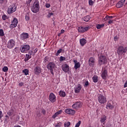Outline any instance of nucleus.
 <instances>
[{"label":"nucleus","mask_w":127,"mask_h":127,"mask_svg":"<svg viewBox=\"0 0 127 127\" xmlns=\"http://www.w3.org/2000/svg\"><path fill=\"white\" fill-rule=\"evenodd\" d=\"M49 100L52 103H54L56 101V96L53 93H51L49 95Z\"/></svg>","instance_id":"obj_12"},{"label":"nucleus","mask_w":127,"mask_h":127,"mask_svg":"<svg viewBox=\"0 0 127 127\" xmlns=\"http://www.w3.org/2000/svg\"><path fill=\"white\" fill-rule=\"evenodd\" d=\"M109 18H111V19L114 18V16L106 15V17L104 18V20L106 21L108 20H110V19Z\"/></svg>","instance_id":"obj_30"},{"label":"nucleus","mask_w":127,"mask_h":127,"mask_svg":"<svg viewBox=\"0 0 127 127\" xmlns=\"http://www.w3.org/2000/svg\"><path fill=\"white\" fill-rule=\"evenodd\" d=\"M121 2H122L123 4H125V2H126V0H121Z\"/></svg>","instance_id":"obj_53"},{"label":"nucleus","mask_w":127,"mask_h":127,"mask_svg":"<svg viewBox=\"0 0 127 127\" xmlns=\"http://www.w3.org/2000/svg\"><path fill=\"white\" fill-rule=\"evenodd\" d=\"M72 107L73 109H74L75 110H79V109L82 107V102H77L73 104Z\"/></svg>","instance_id":"obj_9"},{"label":"nucleus","mask_w":127,"mask_h":127,"mask_svg":"<svg viewBox=\"0 0 127 127\" xmlns=\"http://www.w3.org/2000/svg\"><path fill=\"white\" fill-rule=\"evenodd\" d=\"M7 115L9 116V117H14L15 114H14V109L13 108L11 109L7 113Z\"/></svg>","instance_id":"obj_20"},{"label":"nucleus","mask_w":127,"mask_h":127,"mask_svg":"<svg viewBox=\"0 0 127 127\" xmlns=\"http://www.w3.org/2000/svg\"><path fill=\"white\" fill-rule=\"evenodd\" d=\"M64 32H65V30H64L63 29L61 30V33H64Z\"/></svg>","instance_id":"obj_59"},{"label":"nucleus","mask_w":127,"mask_h":127,"mask_svg":"<svg viewBox=\"0 0 127 127\" xmlns=\"http://www.w3.org/2000/svg\"><path fill=\"white\" fill-rule=\"evenodd\" d=\"M32 1V0H28V1H26V4L28 6H29L30 5V2Z\"/></svg>","instance_id":"obj_41"},{"label":"nucleus","mask_w":127,"mask_h":127,"mask_svg":"<svg viewBox=\"0 0 127 127\" xmlns=\"http://www.w3.org/2000/svg\"><path fill=\"white\" fill-rule=\"evenodd\" d=\"M6 17V16L5 15H3V16L2 17V18L3 20H5Z\"/></svg>","instance_id":"obj_54"},{"label":"nucleus","mask_w":127,"mask_h":127,"mask_svg":"<svg viewBox=\"0 0 127 127\" xmlns=\"http://www.w3.org/2000/svg\"><path fill=\"white\" fill-rule=\"evenodd\" d=\"M118 39V37H117V36L115 37V39Z\"/></svg>","instance_id":"obj_61"},{"label":"nucleus","mask_w":127,"mask_h":127,"mask_svg":"<svg viewBox=\"0 0 127 127\" xmlns=\"http://www.w3.org/2000/svg\"><path fill=\"white\" fill-rule=\"evenodd\" d=\"M34 70L35 75H39V74L41 73L42 69H41V67H40V66H37L35 67Z\"/></svg>","instance_id":"obj_13"},{"label":"nucleus","mask_w":127,"mask_h":127,"mask_svg":"<svg viewBox=\"0 0 127 127\" xmlns=\"http://www.w3.org/2000/svg\"><path fill=\"white\" fill-rule=\"evenodd\" d=\"M98 100L100 104H105L107 102L106 97L102 94H100L98 97Z\"/></svg>","instance_id":"obj_8"},{"label":"nucleus","mask_w":127,"mask_h":127,"mask_svg":"<svg viewBox=\"0 0 127 127\" xmlns=\"http://www.w3.org/2000/svg\"><path fill=\"white\" fill-rule=\"evenodd\" d=\"M11 118V119H12V117H11V118Z\"/></svg>","instance_id":"obj_62"},{"label":"nucleus","mask_w":127,"mask_h":127,"mask_svg":"<svg viewBox=\"0 0 127 127\" xmlns=\"http://www.w3.org/2000/svg\"><path fill=\"white\" fill-rule=\"evenodd\" d=\"M7 71H8V67H7V66H4L2 68L3 72H7Z\"/></svg>","instance_id":"obj_39"},{"label":"nucleus","mask_w":127,"mask_h":127,"mask_svg":"<svg viewBox=\"0 0 127 127\" xmlns=\"http://www.w3.org/2000/svg\"><path fill=\"white\" fill-rule=\"evenodd\" d=\"M89 5H93L94 4V1L92 0H89Z\"/></svg>","instance_id":"obj_44"},{"label":"nucleus","mask_w":127,"mask_h":127,"mask_svg":"<svg viewBox=\"0 0 127 127\" xmlns=\"http://www.w3.org/2000/svg\"><path fill=\"white\" fill-rule=\"evenodd\" d=\"M56 67V64L53 62H50L47 65V68L48 70H50L51 74L53 76H54V72H53V69H55Z\"/></svg>","instance_id":"obj_3"},{"label":"nucleus","mask_w":127,"mask_h":127,"mask_svg":"<svg viewBox=\"0 0 127 127\" xmlns=\"http://www.w3.org/2000/svg\"><path fill=\"white\" fill-rule=\"evenodd\" d=\"M20 37L21 40H25L29 37V35L27 33H23L20 35Z\"/></svg>","instance_id":"obj_14"},{"label":"nucleus","mask_w":127,"mask_h":127,"mask_svg":"<svg viewBox=\"0 0 127 127\" xmlns=\"http://www.w3.org/2000/svg\"><path fill=\"white\" fill-rule=\"evenodd\" d=\"M30 49V46L29 45H24L23 46H21L20 51L22 53H27V51H28Z\"/></svg>","instance_id":"obj_4"},{"label":"nucleus","mask_w":127,"mask_h":127,"mask_svg":"<svg viewBox=\"0 0 127 127\" xmlns=\"http://www.w3.org/2000/svg\"><path fill=\"white\" fill-rule=\"evenodd\" d=\"M33 54V52L32 51H29L28 52V54H27V55H29L30 56H31Z\"/></svg>","instance_id":"obj_42"},{"label":"nucleus","mask_w":127,"mask_h":127,"mask_svg":"<svg viewBox=\"0 0 127 127\" xmlns=\"http://www.w3.org/2000/svg\"><path fill=\"white\" fill-rule=\"evenodd\" d=\"M53 14H54L53 12H49L48 15L47 16L48 17H51L52 16V15H53Z\"/></svg>","instance_id":"obj_43"},{"label":"nucleus","mask_w":127,"mask_h":127,"mask_svg":"<svg viewBox=\"0 0 127 127\" xmlns=\"http://www.w3.org/2000/svg\"><path fill=\"white\" fill-rule=\"evenodd\" d=\"M31 56H30L29 55H27V54H26V56L24 58V61L25 62H27V61H28V60H29V59H30L31 58Z\"/></svg>","instance_id":"obj_24"},{"label":"nucleus","mask_w":127,"mask_h":127,"mask_svg":"<svg viewBox=\"0 0 127 127\" xmlns=\"http://www.w3.org/2000/svg\"><path fill=\"white\" fill-rule=\"evenodd\" d=\"M106 121H107V116H106V115H104L103 116L101 117L100 119V122L101 123V124H103V127H105V124H106Z\"/></svg>","instance_id":"obj_15"},{"label":"nucleus","mask_w":127,"mask_h":127,"mask_svg":"<svg viewBox=\"0 0 127 127\" xmlns=\"http://www.w3.org/2000/svg\"><path fill=\"white\" fill-rule=\"evenodd\" d=\"M48 59H49V58H48V57H45L44 59V62L45 63H46V62H47V61H48Z\"/></svg>","instance_id":"obj_45"},{"label":"nucleus","mask_w":127,"mask_h":127,"mask_svg":"<svg viewBox=\"0 0 127 127\" xmlns=\"http://www.w3.org/2000/svg\"><path fill=\"white\" fill-rule=\"evenodd\" d=\"M16 10V6L14 4H12L10 5L8 8L7 10V13L8 14H11V13H13L14 11Z\"/></svg>","instance_id":"obj_6"},{"label":"nucleus","mask_w":127,"mask_h":127,"mask_svg":"<svg viewBox=\"0 0 127 127\" xmlns=\"http://www.w3.org/2000/svg\"><path fill=\"white\" fill-rule=\"evenodd\" d=\"M59 95H60V97H65V96H66V93L65 92V91L61 90L59 92Z\"/></svg>","instance_id":"obj_27"},{"label":"nucleus","mask_w":127,"mask_h":127,"mask_svg":"<svg viewBox=\"0 0 127 127\" xmlns=\"http://www.w3.org/2000/svg\"><path fill=\"white\" fill-rule=\"evenodd\" d=\"M85 86H88L89 85V81L88 80H86V81L84 83Z\"/></svg>","instance_id":"obj_51"},{"label":"nucleus","mask_w":127,"mask_h":127,"mask_svg":"<svg viewBox=\"0 0 127 127\" xmlns=\"http://www.w3.org/2000/svg\"><path fill=\"white\" fill-rule=\"evenodd\" d=\"M80 67H81V65H80V63L78 62L77 64H74V69L75 70H77V69H78V68H80Z\"/></svg>","instance_id":"obj_32"},{"label":"nucleus","mask_w":127,"mask_h":127,"mask_svg":"<svg viewBox=\"0 0 127 127\" xmlns=\"http://www.w3.org/2000/svg\"><path fill=\"white\" fill-rule=\"evenodd\" d=\"M3 117V115L2 114V112L0 111V120L1 119V118Z\"/></svg>","instance_id":"obj_48"},{"label":"nucleus","mask_w":127,"mask_h":127,"mask_svg":"<svg viewBox=\"0 0 127 127\" xmlns=\"http://www.w3.org/2000/svg\"><path fill=\"white\" fill-rule=\"evenodd\" d=\"M56 127H60V125L59 124H58L57 125H55Z\"/></svg>","instance_id":"obj_58"},{"label":"nucleus","mask_w":127,"mask_h":127,"mask_svg":"<svg viewBox=\"0 0 127 127\" xmlns=\"http://www.w3.org/2000/svg\"><path fill=\"white\" fill-rule=\"evenodd\" d=\"M25 18L26 21H28V20L30 19V18L29 17V14H28V13L26 14Z\"/></svg>","instance_id":"obj_34"},{"label":"nucleus","mask_w":127,"mask_h":127,"mask_svg":"<svg viewBox=\"0 0 127 127\" xmlns=\"http://www.w3.org/2000/svg\"><path fill=\"white\" fill-rule=\"evenodd\" d=\"M23 73H24V75L27 76L29 73V70L28 69H24L22 70Z\"/></svg>","instance_id":"obj_31"},{"label":"nucleus","mask_w":127,"mask_h":127,"mask_svg":"<svg viewBox=\"0 0 127 127\" xmlns=\"http://www.w3.org/2000/svg\"><path fill=\"white\" fill-rule=\"evenodd\" d=\"M0 36H4V32L3 30L1 29H0Z\"/></svg>","instance_id":"obj_38"},{"label":"nucleus","mask_w":127,"mask_h":127,"mask_svg":"<svg viewBox=\"0 0 127 127\" xmlns=\"http://www.w3.org/2000/svg\"><path fill=\"white\" fill-rule=\"evenodd\" d=\"M93 81L94 83H97L98 82V76L95 75L93 77Z\"/></svg>","instance_id":"obj_33"},{"label":"nucleus","mask_w":127,"mask_h":127,"mask_svg":"<svg viewBox=\"0 0 127 127\" xmlns=\"http://www.w3.org/2000/svg\"><path fill=\"white\" fill-rule=\"evenodd\" d=\"M66 60V58L63 57V56H61L60 58V61L61 62L62 61H64Z\"/></svg>","instance_id":"obj_40"},{"label":"nucleus","mask_w":127,"mask_h":127,"mask_svg":"<svg viewBox=\"0 0 127 127\" xmlns=\"http://www.w3.org/2000/svg\"><path fill=\"white\" fill-rule=\"evenodd\" d=\"M81 89H82V86L80 84H78L75 88L74 92L76 94H78L81 91Z\"/></svg>","instance_id":"obj_21"},{"label":"nucleus","mask_w":127,"mask_h":127,"mask_svg":"<svg viewBox=\"0 0 127 127\" xmlns=\"http://www.w3.org/2000/svg\"><path fill=\"white\" fill-rule=\"evenodd\" d=\"M73 62L74 63V64H77L78 63V61L76 60H73Z\"/></svg>","instance_id":"obj_57"},{"label":"nucleus","mask_w":127,"mask_h":127,"mask_svg":"<svg viewBox=\"0 0 127 127\" xmlns=\"http://www.w3.org/2000/svg\"><path fill=\"white\" fill-rule=\"evenodd\" d=\"M65 113H66V114H67V115H74L75 111L74 110H73L72 109H65Z\"/></svg>","instance_id":"obj_17"},{"label":"nucleus","mask_w":127,"mask_h":127,"mask_svg":"<svg viewBox=\"0 0 127 127\" xmlns=\"http://www.w3.org/2000/svg\"><path fill=\"white\" fill-rule=\"evenodd\" d=\"M99 65H103V64H107V58L106 56L101 55L99 58Z\"/></svg>","instance_id":"obj_5"},{"label":"nucleus","mask_w":127,"mask_h":127,"mask_svg":"<svg viewBox=\"0 0 127 127\" xmlns=\"http://www.w3.org/2000/svg\"><path fill=\"white\" fill-rule=\"evenodd\" d=\"M17 23H18L17 19L14 18L12 21L11 24L10 25V28H14V27H16V26H17Z\"/></svg>","instance_id":"obj_10"},{"label":"nucleus","mask_w":127,"mask_h":127,"mask_svg":"<svg viewBox=\"0 0 127 127\" xmlns=\"http://www.w3.org/2000/svg\"><path fill=\"white\" fill-rule=\"evenodd\" d=\"M42 113L43 114V115H45L46 114V111H45L44 109H43L42 110Z\"/></svg>","instance_id":"obj_52"},{"label":"nucleus","mask_w":127,"mask_h":127,"mask_svg":"<svg viewBox=\"0 0 127 127\" xmlns=\"http://www.w3.org/2000/svg\"><path fill=\"white\" fill-rule=\"evenodd\" d=\"M88 62H89V66L93 67V66H94V64L95 63V59L93 57H91L89 59Z\"/></svg>","instance_id":"obj_19"},{"label":"nucleus","mask_w":127,"mask_h":127,"mask_svg":"<svg viewBox=\"0 0 127 127\" xmlns=\"http://www.w3.org/2000/svg\"><path fill=\"white\" fill-rule=\"evenodd\" d=\"M3 0H0V2H2V1H3Z\"/></svg>","instance_id":"obj_60"},{"label":"nucleus","mask_w":127,"mask_h":127,"mask_svg":"<svg viewBox=\"0 0 127 127\" xmlns=\"http://www.w3.org/2000/svg\"><path fill=\"white\" fill-rule=\"evenodd\" d=\"M34 3L31 7V9L34 13H37L39 11V8H40V6L39 5V0H34Z\"/></svg>","instance_id":"obj_1"},{"label":"nucleus","mask_w":127,"mask_h":127,"mask_svg":"<svg viewBox=\"0 0 127 127\" xmlns=\"http://www.w3.org/2000/svg\"><path fill=\"white\" fill-rule=\"evenodd\" d=\"M127 80L126 81V82L124 84V88H127Z\"/></svg>","instance_id":"obj_56"},{"label":"nucleus","mask_w":127,"mask_h":127,"mask_svg":"<svg viewBox=\"0 0 127 127\" xmlns=\"http://www.w3.org/2000/svg\"><path fill=\"white\" fill-rule=\"evenodd\" d=\"M79 41L81 46H84L87 43V40L84 38L80 39Z\"/></svg>","instance_id":"obj_22"},{"label":"nucleus","mask_w":127,"mask_h":127,"mask_svg":"<svg viewBox=\"0 0 127 127\" xmlns=\"http://www.w3.org/2000/svg\"><path fill=\"white\" fill-rule=\"evenodd\" d=\"M59 36H60V34L59 35Z\"/></svg>","instance_id":"obj_63"},{"label":"nucleus","mask_w":127,"mask_h":127,"mask_svg":"<svg viewBox=\"0 0 127 127\" xmlns=\"http://www.w3.org/2000/svg\"><path fill=\"white\" fill-rule=\"evenodd\" d=\"M80 125H81V121H79L76 125L75 127H80Z\"/></svg>","instance_id":"obj_46"},{"label":"nucleus","mask_w":127,"mask_h":127,"mask_svg":"<svg viewBox=\"0 0 127 127\" xmlns=\"http://www.w3.org/2000/svg\"><path fill=\"white\" fill-rule=\"evenodd\" d=\"M62 110H60L56 112L52 117L53 119H55V118H57V117H58L59 115H61L62 114Z\"/></svg>","instance_id":"obj_23"},{"label":"nucleus","mask_w":127,"mask_h":127,"mask_svg":"<svg viewBox=\"0 0 127 127\" xmlns=\"http://www.w3.org/2000/svg\"><path fill=\"white\" fill-rule=\"evenodd\" d=\"M4 122L5 123H8L9 122V117H8V116L6 115L5 117V119H4Z\"/></svg>","instance_id":"obj_35"},{"label":"nucleus","mask_w":127,"mask_h":127,"mask_svg":"<svg viewBox=\"0 0 127 127\" xmlns=\"http://www.w3.org/2000/svg\"><path fill=\"white\" fill-rule=\"evenodd\" d=\"M126 4H127V3H126Z\"/></svg>","instance_id":"obj_64"},{"label":"nucleus","mask_w":127,"mask_h":127,"mask_svg":"<svg viewBox=\"0 0 127 127\" xmlns=\"http://www.w3.org/2000/svg\"><path fill=\"white\" fill-rule=\"evenodd\" d=\"M24 85V83H23V82H20L19 83V86H20V87H22V85Z\"/></svg>","instance_id":"obj_50"},{"label":"nucleus","mask_w":127,"mask_h":127,"mask_svg":"<svg viewBox=\"0 0 127 127\" xmlns=\"http://www.w3.org/2000/svg\"><path fill=\"white\" fill-rule=\"evenodd\" d=\"M127 47L120 46L117 50V54L119 56H123L127 53Z\"/></svg>","instance_id":"obj_2"},{"label":"nucleus","mask_w":127,"mask_h":127,"mask_svg":"<svg viewBox=\"0 0 127 127\" xmlns=\"http://www.w3.org/2000/svg\"><path fill=\"white\" fill-rule=\"evenodd\" d=\"M51 5L49 3H46L45 6L47 7V8H49V7L51 6Z\"/></svg>","instance_id":"obj_47"},{"label":"nucleus","mask_w":127,"mask_h":127,"mask_svg":"<svg viewBox=\"0 0 127 127\" xmlns=\"http://www.w3.org/2000/svg\"><path fill=\"white\" fill-rule=\"evenodd\" d=\"M106 108L108 110H112V109H114V106L111 103H108L106 105Z\"/></svg>","instance_id":"obj_28"},{"label":"nucleus","mask_w":127,"mask_h":127,"mask_svg":"<svg viewBox=\"0 0 127 127\" xmlns=\"http://www.w3.org/2000/svg\"><path fill=\"white\" fill-rule=\"evenodd\" d=\"M62 70L64 71V72H67L69 71V65H67L66 64H64L62 65Z\"/></svg>","instance_id":"obj_16"},{"label":"nucleus","mask_w":127,"mask_h":127,"mask_svg":"<svg viewBox=\"0 0 127 127\" xmlns=\"http://www.w3.org/2000/svg\"><path fill=\"white\" fill-rule=\"evenodd\" d=\"M89 27H79L78 28V32H85V31H87L88 30Z\"/></svg>","instance_id":"obj_18"},{"label":"nucleus","mask_w":127,"mask_h":127,"mask_svg":"<svg viewBox=\"0 0 127 127\" xmlns=\"http://www.w3.org/2000/svg\"><path fill=\"white\" fill-rule=\"evenodd\" d=\"M101 77L104 80H105V79H107V77H108V70H107L106 68H104L102 70Z\"/></svg>","instance_id":"obj_11"},{"label":"nucleus","mask_w":127,"mask_h":127,"mask_svg":"<svg viewBox=\"0 0 127 127\" xmlns=\"http://www.w3.org/2000/svg\"><path fill=\"white\" fill-rule=\"evenodd\" d=\"M113 22H114V20H110L108 21V24H112V23H113Z\"/></svg>","instance_id":"obj_49"},{"label":"nucleus","mask_w":127,"mask_h":127,"mask_svg":"<svg viewBox=\"0 0 127 127\" xmlns=\"http://www.w3.org/2000/svg\"><path fill=\"white\" fill-rule=\"evenodd\" d=\"M15 46V41L13 39H10L8 41L7 47L9 49H12Z\"/></svg>","instance_id":"obj_7"},{"label":"nucleus","mask_w":127,"mask_h":127,"mask_svg":"<svg viewBox=\"0 0 127 127\" xmlns=\"http://www.w3.org/2000/svg\"><path fill=\"white\" fill-rule=\"evenodd\" d=\"M70 122H65L64 124V127H70Z\"/></svg>","instance_id":"obj_36"},{"label":"nucleus","mask_w":127,"mask_h":127,"mask_svg":"<svg viewBox=\"0 0 127 127\" xmlns=\"http://www.w3.org/2000/svg\"><path fill=\"white\" fill-rule=\"evenodd\" d=\"M61 52H62V49H60L58 50L57 52V53L56 54V56H58L60 53H61Z\"/></svg>","instance_id":"obj_37"},{"label":"nucleus","mask_w":127,"mask_h":127,"mask_svg":"<svg viewBox=\"0 0 127 127\" xmlns=\"http://www.w3.org/2000/svg\"><path fill=\"white\" fill-rule=\"evenodd\" d=\"M123 6H124V4L122 2H121V1L118 2L116 4V7H118V8L123 7Z\"/></svg>","instance_id":"obj_25"},{"label":"nucleus","mask_w":127,"mask_h":127,"mask_svg":"<svg viewBox=\"0 0 127 127\" xmlns=\"http://www.w3.org/2000/svg\"><path fill=\"white\" fill-rule=\"evenodd\" d=\"M82 19L84 21H86L88 22L90 20V19H91V17H90L89 15H87L86 16H85L84 17H83L82 18Z\"/></svg>","instance_id":"obj_26"},{"label":"nucleus","mask_w":127,"mask_h":127,"mask_svg":"<svg viewBox=\"0 0 127 127\" xmlns=\"http://www.w3.org/2000/svg\"><path fill=\"white\" fill-rule=\"evenodd\" d=\"M37 51H38V49H37V48L35 49L34 50V54L36 53V52H37Z\"/></svg>","instance_id":"obj_55"},{"label":"nucleus","mask_w":127,"mask_h":127,"mask_svg":"<svg viewBox=\"0 0 127 127\" xmlns=\"http://www.w3.org/2000/svg\"><path fill=\"white\" fill-rule=\"evenodd\" d=\"M105 26V24H97L96 25V28L97 29H101V28H103Z\"/></svg>","instance_id":"obj_29"}]
</instances>
